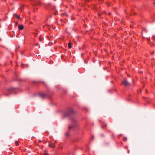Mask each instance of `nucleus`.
<instances>
[{
	"label": "nucleus",
	"instance_id": "obj_1",
	"mask_svg": "<svg viewBox=\"0 0 155 155\" xmlns=\"http://www.w3.org/2000/svg\"><path fill=\"white\" fill-rule=\"evenodd\" d=\"M75 112L72 109H70L68 110L65 113L64 115L65 117H68L70 115L74 114Z\"/></svg>",
	"mask_w": 155,
	"mask_h": 155
},
{
	"label": "nucleus",
	"instance_id": "obj_2",
	"mask_svg": "<svg viewBox=\"0 0 155 155\" xmlns=\"http://www.w3.org/2000/svg\"><path fill=\"white\" fill-rule=\"evenodd\" d=\"M16 91V89L13 87H11L8 90V92L9 94H12L15 92Z\"/></svg>",
	"mask_w": 155,
	"mask_h": 155
},
{
	"label": "nucleus",
	"instance_id": "obj_3",
	"mask_svg": "<svg viewBox=\"0 0 155 155\" xmlns=\"http://www.w3.org/2000/svg\"><path fill=\"white\" fill-rule=\"evenodd\" d=\"M122 84H124L126 86H129L130 85V83L126 79H124L122 81Z\"/></svg>",
	"mask_w": 155,
	"mask_h": 155
},
{
	"label": "nucleus",
	"instance_id": "obj_4",
	"mask_svg": "<svg viewBox=\"0 0 155 155\" xmlns=\"http://www.w3.org/2000/svg\"><path fill=\"white\" fill-rule=\"evenodd\" d=\"M72 121H73V123L74 126L73 127H72V126H68V129H71V128H73L75 127V123H76L77 122V120H76L74 119H72Z\"/></svg>",
	"mask_w": 155,
	"mask_h": 155
},
{
	"label": "nucleus",
	"instance_id": "obj_5",
	"mask_svg": "<svg viewBox=\"0 0 155 155\" xmlns=\"http://www.w3.org/2000/svg\"><path fill=\"white\" fill-rule=\"evenodd\" d=\"M39 96L41 98H44L47 96L45 94L43 93H40L39 94Z\"/></svg>",
	"mask_w": 155,
	"mask_h": 155
},
{
	"label": "nucleus",
	"instance_id": "obj_6",
	"mask_svg": "<svg viewBox=\"0 0 155 155\" xmlns=\"http://www.w3.org/2000/svg\"><path fill=\"white\" fill-rule=\"evenodd\" d=\"M35 3L34 4V5H38L39 4V2L38 0H35Z\"/></svg>",
	"mask_w": 155,
	"mask_h": 155
},
{
	"label": "nucleus",
	"instance_id": "obj_7",
	"mask_svg": "<svg viewBox=\"0 0 155 155\" xmlns=\"http://www.w3.org/2000/svg\"><path fill=\"white\" fill-rule=\"evenodd\" d=\"M18 29H23L24 26L22 25H19L18 26Z\"/></svg>",
	"mask_w": 155,
	"mask_h": 155
},
{
	"label": "nucleus",
	"instance_id": "obj_8",
	"mask_svg": "<svg viewBox=\"0 0 155 155\" xmlns=\"http://www.w3.org/2000/svg\"><path fill=\"white\" fill-rule=\"evenodd\" d=\"M49 146L51 148H54L55 147V145L53 143L49 145Z\"/></svg>",
	"mask_w": 155,
	"mask_h": 155
},
{
	"label": "nucleus",
	"instance_id": "obj_9",
	"mask_svg": "<svg viewBox=\"0 0 155 155\" xmlns=\"http://www.w3.org/2000/svg\"><path fill=\"white\" fill-rule=\"evenodd\" d=\"M73 45L72 43H69L68 44V47L69 48H71L72 47V45Z\"/></svg>",
	"mask_w": 155,
	"mask_h": 155
},
{
	"label": "nucleus",
	"instance_id": "obj_10",
	"mask_svg": "<svg viewBox=\"0 0 155 155\" xmlns=\"http://www.w3.org/2000/svg\"><path fill=\"white\" fill-rule=\"evenodd\" d=\"M20 48V46H18L16 47V48L15 50L16 51H18V49H19Z\"/></svg>",
	"mask_w": 155,
	"mask_h": 155
},
{
	"label": "nucleus",
	"instance_id": "obj_11",
	"mask_svg": "<svg viewBox=\"0 0 155 155\" xmlns=\"http://www.w3.org/2000/svg\"><path fill=\"white\" fill-rule=\"evenodd\" d=\"M28 67V65H26L25 64H23V63H21V67H25V66H26Z\"/></svg>",
	"mask_w": 155,
	"mask_h": 155
},
{
	"label": "nucleus",
	"instance_id": "obj_12",
	"mask_svg": "<svg viewBox=\"0 0 155 155\" xmlns=\"http://www.w3.org/2000/svg\"><path fill=\"white\" fill-rule=\"evenodd\" d=\"M15 143L16 146L19 145V142L18 141H15Z\"/></svg>",
	"mask_w": 155,
	"mask_h": 155
},
{
	"label": "nucleus",
	"instance_id": "obj_13",
	"mask_svg": "<svg viewBox=\"0 0 155 155\" xmlns=\"http://www.w3.org/2000/svg\"><path fill=\"white\" fill-rule=\"evenodd\" d=\"M127 140V139L126 137H124V140L125 141H126Z\"/></svg>",
	"mask_w": 155,
	"mask_h": 155
},
{
	"label": "nucleus",
	"instance_id": "obj_14",
	"mask_svg": "<svg viewBox=\"0 0 155 155\" xmlns=\"http://www.w3.org/2000/svg\"><path fill=\"white\" fill-rule=\"evenodd\" d=\"M16 18L17 19H19L20 18V17L19 15H17L16 16Z\"/></svg>",
	"mask_w": 155,
	"mask_h": 155
},
{
	"label": "nucleus",
	"instance_id": "obj_15",
	"mask_svg": "<svg viewBox=\"0 0 155 155\" xmlns=\"http://www.w3.org/2000/svg\"><path fill=\"white\" fill-rule=\"evenodd\" d=\"M43 83L45 85H46V84L45 82H43Z\"/></svg>",
	"mask_w": 155,
	"mask_h": 155
},
{
	"label": "nucleus",
	"instance_id": "obj_16",
	"mask_svg": "<svg viewBox=\"0 0 155 155\" xmlns=\"http://www.w3.org/2000/svg\"><path fill=\"white\" fill-rule=\"evenodd\" d=\"M20 53L21 54H23V52L22 51H20Z\"/></svg>",
	"mask_w": 155,
	"mask_h": 155
},
{
	"label": "nucleus",
	"instance_id": "obj_17",
	"mask_svg": "<svg viewBox=\"0 0 155 155\" xmlns=\"http://www.w3.org/2000/svg\"><path fill=\"white\" fill-rule=\"evenodd\" d=\"M11 54L12 55V57H13V53H11Z\"/></svg>",
	"mask_w": 155,
	"mask_h": 155
},
{
	"label": "nucleus",
	"instance_id": "obj_18",
	"mask_svg": "<svg viewBox=\"0 0 155 155\" xmlns=\"http://www.w3.org/2000/svg\"><path fill=\"white\" fill-rule=\"evenodd\" d=\"M66 135L67 136H68L69 135V134H68V133H66Z\"/></svg>",
	"mask_w": 155,
	"mask_h": 155
},
{
	"label": "nucleus",
	"instance_id": "obj_19",
	"mask_svg": "<svg viewBox=\"0 0 155 155\" xmlns=\"http://www.w3.org/2000/svg\"><path fill=\"white\" fill-rule=\"evenodd\" d=\"M33 0H32V1H31V3H32V5L33 4Z\"/></svg>",
	"mask_w": 155,
	"mask_h": 155
},
{
	"label": "nucleus",
	"instance_id": "obj_20",
	"mask_svg": "<svg viewBox=\"0 0 155 155\" xmlns=\"http://www.w3.org/2000/svg\"><path fill=\"white\" fill-rule=\"evenodd\" d=\"M12 32H13V33H14V35H15V34L14 31H12Z\"/></svg>",
	"mask_w": 155,
	"mask_h": 155
},
{
	"label": "nucleus",
	"instance_id": "obj_21",
	"mask_svg": "<svg viewBox=\"0 0 155 155\" xmlns=\"http://www.w3.org/2000/svg\"><path fill=\"white\" fill-rule=\"evenodd\" d=\"M101 128H104V127L103 126H102L101 127Z\"/></svg>",
	"mask_w": 155,
	"mask_h": 155
},
{
	"label": "nucleus",
	"instance_id": "obj_22",
	"mask_svg": "<svg viewBox=\"0 0 155 155\" xmlns=\"http://www.w3.org/2000/svg\"><path fill=\"white\" fill-rule=\"evenodd\" d=\"M56 40H55V41H54V43H56Z\"/></svg>",
	"mask_w": 155,
	"mask_h": 155
},
{
	"label": "nucleus",
	"instance_id": "obj_23",
	"mask_svg": "<svg viewBox=\"0 0 155 155\" xmlns=\"http://www.w3.org/2000/svg\"><path fill=\"white\" fill-rule=\"evenodd\" d=\"M104 125H105V126H107V124H105Z\"/></svg>",
	"mask_w": 155,
	"mask_h": 155
},
{
	"label": "nucleus",
	"instance_id": "obj_24",
	"mask_svg": "<svg viewBox=\"0 0 155 155\" xmlns=\"http://www.w3.org/2000/svg\"><path fill=\"white\" fill-rule=\"evenodd\" d=\"M128 77H130V75H128Z\"/></svg>",
	"mask_w": 155,
	"mask_h": 155
},
{
	"label": "nucleus",
	"instance_id": "obj_25",
	"mask_svg": "<svg viewBox=\"0 0 155 155\" xmlns=\"http://www.w3.org/2000/svg\"><path fill=\"white\" fill-rule=\"evenodd\" d=\"M99 16H101V15H100V14H99Z\"/></svg>",
	"mask_w": 155,
	"mask_h": 155
},
{
	"label": "nucleus",
	"instance_id": "obj_26",
	"mask_svg": "<svg viewBox=\"0 0 155 155\" xmlns=\"http://www.w3.org/2000/svg\"><path fill=\"white\" fill-rule=\"evenodd\" d=\"M16 37H17L18 36V35H16Z\"/></svg>",
	"mask_w": 155,
	"mask_h": 155
},
{
	"label": "nucleus",
	"instance_id": "obj_27",
	"mask_svg": "<svg viewBox=\"0 0 155 155\" xmlns=\"http://www.w3.org/2000/svg\"><path fill=\"white\" fill-rule=\"evenodd\" d=\"M110 13H109V15H110Z\"/></svg>",
	"mask_w": 155,
	"mask_h": 155
}]
</instances>
